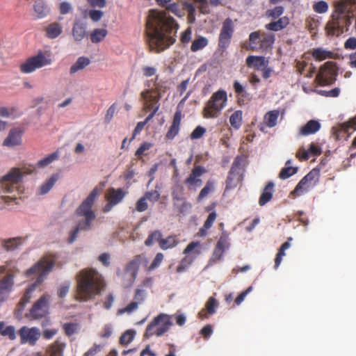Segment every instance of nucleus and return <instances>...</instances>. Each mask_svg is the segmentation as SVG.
I'll list each match as a JSON object with an SVG mask.
<instances>
[{
  "label": "nucleus",
  "mask_w": 356,
  "mask_h": 356,
  "mask_svg": "<svg viewBox=\"0 0 356 356\" xmlns=\"http://www.w3.org/2000/svg\"><path fill=\"white\" fill-rule=\"evenodd\" d=\"M178 25L165 12L152 10L146 24V33L150 48L157 52L173 44Z\"/></svg>",
  "instance_id": "f257e3e1"
},
{
  "label": "nucleus",
  "mask_w": 356,
  "mask_h": 356,
  "mask_svg": "<svg viewBox=\"0 0 356 356\" xmlns=\"http://www.w3.org/2000/svg\"><path fill=\"white\" fill-rule=\"evenodd\" d=\"M76 299L86 302L100 294L104 287L102 275L95 269H83L76 276Z\"/></svg>",
  "instance_id": "f03ea898"
},
{
  "label": "nucleus",
  "mask_w": 356,
  "mask_h": 356,
  "mask_svg": "<svg viewBox=\"0 0 356 356\" xmlns=\"http://www.w3.org/2000/svg\"><path fill=\"white\" fill-rule=\"evenodd\" d=\"M355 4L356 0H339L335 2V10L325 26L328 35H339L348 30L353 17L352 8Z\"/></svg>",
  "instance_id": "7ed1b4c3"
},
{
  "label": "nucleus",
  "mask_w": 356,
  "mask_h": 356,
  "mask_svg": "<svg viewBox=\"0 0 356 356\" xmlns=\"http://www.w3.org/2000/svg\"><path fill=\"white\" fill-rule=\"evenodd\" d=\"M98 195L97 188L92 190L87 198L82 202L76 210L77 215L81 218L75 229L70 232L69 242L74 243L80 231H87L91 229L92 222L95 218V214L92 207Z\"/></svg>",
  "instance_id": "20e7f679"
},
{
  "label": "nucleus",
  "mask_w": 356,
  "mask_h": 356,
  "mask_svg": "<svg viewBox=\"0 0 356 356\" xmlns=\"http://www.w3.org/2000/svg\"><path fill=\"white\" fill-rule=\"evenodd\" d=\"M24 172L13 168L0 179L1 198L6 202L15 200L22 192V182Z\"/></svg>",
  "instance_id": "39448f33"
},
{
  "label": "nucleus",
  "mask_w": 356,
  "mask_h": 356,
  "mask_svg": "<svg viewBox=\"0 0 356 356\" xmlns=\"http://www.w3.org/2000/svg\"><path fill=\"white\" fill-rule=\"evenodd\" d=\"M54 266V262L51 259L42 258L38 261L34 266L30 268L26 272V276H31L34 274L38 275V277L35 282L32 284L26 291L20 303L24 306L33 297L34 293L37 286L42 283L47 275L51 270Z\"/></svg>",
  "instance_id": "423d86ee"
},
{
  "label": "nucleus",
  "mask_w": 356,
  "mask_h": 356,
  "mask_svg": "<svg viewBox=\"0 0 356 356\" xmlns=\"http://www.w3.org/2000/svg\"><path fill=\"white\" fill-rule=\"evenodd\" d=\"M145 86L147 88L140 95L143 108H152L158 106V108H160L159 100L165 93L166 87L159 81L158 77L154 81H147Z\"/></svg>",
  "instance_id": "0eeeda50"
},
{
  "label": "nucleus",
  "mask_w": 356,
  "mask_h": 356,
  "mask_svg": "<svg viewBox=\"0 0 356 356\" xmlns=\"http://www.w3.org/2000/svg\"><path fill=\"white\" fill-rule=\"evenodd\" d=\"M227 102V92L218 90L214 92L207 102L204 110V118H216L218 117L220 111L226 106Z\"/></svg>",
  "instance_id": "6e6552de"
},
{
  "label": "nucleus",
  "mask_w": 356,
  "mask_h": 356,
  "mask_svg": "<svg viewBox=\"0 0 356 356\" xmlns=\"http://www.w3.org/2000/svg\"><path fill=\"white\" fill-rule=\"evenodd\" d=\"M52 59L48 51H38L35 55L29 58L20 65V70L24 74H31L37 69L51 65Z\"/></svg>",
  "instance_id": "1a4fd4ad"
},
{
  "label": "nucleus",
  "mask_w": 356,
  "mask_h": 356,
  "mask_svg": "<svg viewBox=\"0 0 356 356\" xmlns=\"http://www.w3.org/2000/svg\"><path fill=\"white\" fill-rule=\"evenodd\" d=\"M172 321L168 314H160L147 326L144 336L149 338L152 336L161 337L169 330Z\"/></svg>",
  "instance_id": "9d476101"
},
{
  "label": "nucleus",
  "mask_w": 356,
  "mask_h": 356,
  "mask_svg": "<svg viewBox=\"0 0 356 356\" xmlns=\"http://www.w3.org/2000/svg\"><path fill=\"white\" fill-rule=\"evenodd\" d=\"M183 254H184L186 256L181 259L179 266H177V273H181L184 271L192 264L195 258L201 254L200 242H191L184 250Z\"/></svg>",
  "instance_id": "9b49d317"
},
{
  "label": "nucleus",
  "mask_w": 356,
  "mask_h": 356,
  "mask_svg": "<svg viewBox=\"0 0 356 356\" xmlns=\"http://www.w3.org/2000/svg\"><path fill=\"white\" fill-rule=\"evenodd\" d=\"M337 68L332 62H327L322 65L316 77V81L320 86H325L332 83L335 80Z\"/></svg>",
  "instance_id": "f8f14e48"
},
{
  "label": "nucleus",
  "mask_w": 356,
  "mask_h": 356,
  "mask_svg": "<svg viewBox=\"0 0 356 356\" xmlns=\"http://www.w3.org/2000/svg\"><path fill=\"white\" fill-rule=\"evenodd\" d=\"M234 31V24L233 21L229 18L226 19L222 23L219 35V46L220 47H227L229 45Z\"/></svg>",
  "instance_id": "ddd939ff"
},
{
  "label": "nucleus",
  "mask_w": 356,
  "mask_h": 356,
  "mask_svg": "<svg viewBox=\"0 0 356 356\" xmlns=\"http://www.w3.org/2000/svg\"><path fill=\"white\" fill-rule=\"evenodd\" d=\"M19 334L22 343L34 345L41 336L40 330L37 327H22Z\"/></svg>",
  "instance_id": "4468645a"
},
{
  "label": "nucleus",
  "mask_w": 356,
  "mask_h": 356,
  "mask_svg": "<svg viewBox=\"0 0 356 356\" xmlns=\"http://www.w3.org/2000/svg\"><path fill=\"white\" fill-rule=\"evenodd\" d=\"M317 172L316 171H311L305 175L297 184L291 195H302L306 192L314 183Z\"/></svg>",
  "instance_id": "2eb2a0df"
},
{
  "label": "nucleus",
  "mask_w": 356,
  "mask_h": 356,
  "mask_svg": "<svg viewBox=\"0 0 356 356\" xmlns=\"http://www.w3.org/2000/svg\"><path fill=\"white\" fill-rule=\"evenodd\" d=\"M49 296L44 294L34 304L30 311L31 316L34 318L42 317L47 314Z\"/></svg>",
  "instance_id": "dca6fc26"
},
{
  "label": "nucleus",
  "mask_w": 356,
  "mask_h": 356,
  "mask_svg": "<svg viewBox=\"0 0 356 356\" xmlns=\"http://www.w3.org/2000/svg\"><path fill=\"white\" fill-rule=\"evenodd\" d=\"M124 192L120 188H110L106 193L108 204L104 207V211L108 212L114 205L119 204L124 197Z\"/></svg>",
  "instance_id": "f3484780"
},
{
  "label": "nucleus",
  "mask_w": 356,
  "mask_h": 356,
  "mask_svg": "<svg viewBox=\"0 0 356 356\" xmlns=\"http://www.w3.org/2000/svg\"><path fill=\"white\" fill-rule=\"evenodd\" d=\"M204 170L200 167H195L189 177L186 179L185 184L189 190L195 191L202 183L201 176L204 174Z\"/></svg>",
  "instance_id": "a211bd4d"
},
{
  "label": "nucleus",
  "mask_w": 356,
  "mask_h": 356,
  "mask_svg": "<svg viewBox=\"0 0 356 356\" xmlns=\"http://www.w3.org/2000/svg\"><path fill=\"white\" fill-rule=\"evenodd\" d=\"M218 302L213 297H210L205 304V307L198 313V317L202 320L207 319L210 315L216 313Z\"/></svg>",
  "instance_id": "6ab92c4d"
},
{
  "label": "nucleus",
  "mask_w": 356,
  "mask_h": 356,
  "mask_svg": "<svg viewBox=\"0 0 356 356\" xmlns=\"http://www.w3.org/2000/svg\"><path fill=\"white\" fill-rule=\"evenodd\" d=\"M248 67L261 70L266 68L268 65V60L264 56H250L246 58Z\"/></svg>",
  "instance_id": "aec40b11"
},
{
  "label": "nucleus",
  "mask_w": 356,
  "mask_h": 356,
  "mask_svg": "<svg viewBox=\"0 0 356 356\" xmlns=\"http://www.w3.org/2000/svg\"><path fill=\"white\" fill-rule=\"evenodd\" d=\"M50 13V8L43 0H36L33 5V15L37 19H43Z\"/></svg>",
  "instance_id": "412c9836"
},
{
  "label": "nucleus",
  "mask_w": 356,
  "mask_h": 356,
  "mask_svg": "<svg viewBox=\"0 0 356 356\" xmlns=\"http://www.w3.org/2000/svg\"><path fill=\"white\" fill-rule=\"evenodd\" d=\"M321 127V124L319 121L311 120L300 128L299 134L304 136L314 134L320 130Z\"/></svg>",
  "instance_id": "4be33fe9"
},
{
  "label": "nucleus",
  "mask_w": 356,
  "mask_h": 356,
  "mask_svg": "<svg viewBox=\"0 0 356 356\" xmlns=\"http://www.w3.org/2000/svg\"><path fill=\"white\" fill-rule=\"evenodd\" d=\"M25 240L22 237H15L1 241V246L6 251H13L22 246Z\"/></svg>",
  "instance_id": "5701e85b"
},
{
  "label": "nucleus",
  "mask_w": 356,
  "mask_h": 356,
  "mask_svg": "<svg viewBox=\"0 0 356 356\" xmlns=\"http://www.w3.org/2000/svg\"><path fill=\"white\" fill-rule=\"evenodd\" d=\"M21 132L17 129H12L7 138L3 140V145L8 147H13L20 145L22 142Z\"/></svg>",
  "instance_id": "b1692460"
},
{
  "label": "nucleus",
  "mask_w": 356,
  "mask_h": 356,
  "mask_svg": "<svg viewBox=\"0 0 356 356\" xmlns=\"http://www.w3.org/2000/svg\"><path fill=\"white\" fill-rule=\"evenodd\" d=\"M65 341L58 339L47 350V356H62L63 350L65 348Z\"/></svg>",
  "instance_id": "393cba45"
},
{
  "label": "nucleus",
  "mask_w": 356,
  "mask_h": 356,
  "mask_svg": "<svg viewBox=\"0 0 356 356\" xmlns=\"http://www.w3.org/2000/svg\"><path fill=\"white\" fill-rule=\"evenodd\" d=\"M72 31L74 40L81 42L86 36V26L81 21H76Z\"/></svg>",
  "instance_id": "a878e982"
},
{
  "label": "nucleus",
  "mask_w": 356,
  "mask_h": 356,
  "mask_svg": "<svg viewBox=\"0 0 356 356\" xmlns=\"http://www.w3.org/2000/svg\"><path fill=\"white\" fill-rule=\"evenodd\" d=\"M238 162L234 161L232 164L229 175L227 180V184L229 187H234L241 180V175L238 172Z\"/></svg>",
  "instance_id": "bb28decb"
},
{
  "label": "nucleus",
  "mask_w": 356,
  "mask_h": 356,
  "mask_svg": "<svg viewBox=\"0 0 356 356\" xmlns=\"http://www.w3.org/2000/svg\"><path fill=\"white\" fill-rule=\"evenodd\" d=\"M63 32V26L58 22L49 24L45 29L46 36L49 39L58 38Z\"/></svg>",
  "instance_id": "cd10ccee"
},
{
  "label": "nucleus",
  "mask_w": 356,
  "mask_h": 356,
  "mask_svg": "<svg viewBox=\"0 0 356 356\" xmlns=\"http://www.w3.org/2000/svg\"><path fill=\"white\" fill-rule=\"evenodd\" d=\"M321 154V149L314 144H311L309 149L305 150L300 148L296 153V156L300 160H307L310 156H316Z\"/></svg>",
  "instance_id": "c85d7f7f"
},
{
  "label": "nucleus",
  "mask_w": 356,
  "mask_h": 356,
  "mask_svg": "<svg viewBox=\"0 0 356 356\" xmlns=\"http://www.w3.org/2000/svg\"><path fill=\"white\" fill-rule=\"evenodd\" d=\"M356 117L355 118L351 119L347 122L342 123L339 124L337 127L332 128L333 134L336 136L337 138H339V132L341 131H343L345 132L348 131L350 129L355 130L356 128Z\"/></svg>",
  "instance_id": "c756f323"
},
{
  "label": "nucleus",
  "mask_w": 356,
  "mask_h": 356,
  "mask_svg": "<svg viewBox=\"0 0 356 356\" xmlns=\"http://www.w3.org/2000/svg\"><path fill=\"white\" fill-rule=\"evenodd\" d=\"M289 23V19L287 17H282L275 22H272L267 24L265 27L270 31H278L285 28Z\"/></svg>",
  "instance_id": "7c9ffc66"
},
{
  "label": "nucleus",
  "mask_w": 356,
  "mask_h": 356,
  "mask_svg": "<svg viewBox=\"0 0 356 356\" xmlns=\"http://www.w3.org/2000/svg\"><path fill=\"white\" fill-rule=\"evenodd\" d=\"M181 122V114L177 112L175 114L173 122L170 127V129L166 134V138L168 139H172L177 134L179 129Z\"/></svg>",
  "instance_id": "2f4dec72"
},
{
  "label": "nucleus",
  "mask_w": 356,
  "mask_h": 356,
  "mask_svg": "<svg viewBox=\"0 0 356 356\" xmlns=\"http://www.w3.org/2000/svg\"><path fill=\"white\" fill-rule=\"evenodd\" d=\"M273 187L274 184L271 182L266 186L259 200V204L261 206H264L271 200L273 193Z\"/></svg>",
  "instance_id": "473e14b6"
},
{
  "label": "nucleus",
  "mask_w": 356,
  "mask_h": 356,
  "mask_svg": "<svg viewBox=\"0 0 356 356\" xmlns=\"http://www.w3.org/2000/svg\"><path fill=\"white\" fill-rule=\"evenodd\" d=\"M108 31L103 28L95 29L90 34V39L92 43H99L104 40Z\"/></svg>",
  "instance_id": "72a5a7b5"
},
{
  "label": "nucleus",
  "mask_w": 356,
  "mask_h": 356,
  "mask_svg": "<svg viewBox=\"0 0 356 356\" xmlns=\"http://www.w3.org/2000/svg\"><path fill=\"white\" fill-rule=\"evenodd\" d=\"M90 64L89 58L86 57H79L76 61L71 66L70 73L74 74L77 72L84 69Z\"/></svg>",
  "instance_id": "f704fd0d"
},
{
  "label": "nucleus",
  "mask_w": 356,
  "mask_h": 356,
  "mask_svg": "<svg viewBox=\"0 0 356 356\" xmlns=\"http://www.w3.org/2000/svg\"><path fill=\"white\" fill-rule=\"evenodd\" d=\"M57 179L56 175H52L38 188L37 193L40 195L47 194L52 188Z\"/></svg>",
  "instance_id": "c9c22d12"
},
{
  "label": "nucleus",
  "mask_w": 356,
  "mask_h": 356,
  "mask_svg": "<svg viewBox=\"0 0 356 356\" xmlns=\"http://www.w3.org/2000/svg\"><path fill=\"white\" fill-rule=\"evenodd\" d=\"M59 158V153L58 152H55L46 157L39 160L35 164V168H44L49 165H50L52 162L57 160Z\"/></svg>",
  "instance_id": "e433bc0d"
},
{
  "label": "nucleus",
  "mask_w": 356,
  "mask_h": 356,
  "mask_svg": "<svg viewBox=\"0 0 356 356\" xmlns=\"http://www.w3.org/2000/svg\"><path fill=\"white\" fill-rule=\"evenodd\" d=\"M280 112L277 110H273L268 112L264 116V122L268 127H273L277 124Z\"/></svg>",
  "instance_id": "4c0bfd02"
},
{
  "label": "nucleus",
  "mask_w": 356,
  "mask_h": 356,
  "mask_svg": "<svg viewBox=\"0 0 356 356\" xmlns=\"http://www.w3.org/2000/svg\"><path fill=\"white\" fill-rule=\"evenodd\" d=\"M178 244V241L177 240L176 237L170 236H168L165 238H161L160 241V248L162 250H168L170 248H173Z\"/></svg>",
  "instance_id": "58836bf2"
},
{
  "label": "nucleus",
  "mask_w": 356,
  "mask_h": 356,
  "mask_svg": "<svg viewBox=\"0 0 356 356\" xmlns=\"http://www.w3.org/2000/svg\"><path fill=\"white\" fill-rule=\"evenodd\" d=\"M332 53L321 48L314 49L312 52V56L317 60H323L331 56Z\"/></svg>",
  "instance_id": "ea45409f"
},
{
  "label": "nucleus",
  "mask_w": 356,
  "mask_h": 356,
  "mask_svg": "<svg viewBox=\"0 0 356 356\" xmlns=\"http://www.w3.org/2000/svg\"><path fill=\"white\" fill-rule=\"evenodd\" d=\"M162 238V234L160 231H154L151 232L145 241V244L147 246H151L154 243L158 242L160 245V241Z\"/></svg>",
  "instance_id": "a19ab883"
},
{
  "label": "nucleus",
  "mask_w": 356,
  "mask_h": 356,
  "mask_svg": "<svg viewBox=\"0 0 356 356\" xmlns=\"http://www.w3.org/2000/svg\"><path fill=\"white\" fill-rule=\"evenodd\" d=\"M290 163H291L290 160L287 161L286 163V165H289L290 164ZM296 172H297L296 168L287 166L286 168H284L281 170V172H280V177L282 179H285L290 177L295 173H296Z\"/></svg>",
  "instance_id": "79ce46f5"
},
{
  "label": "nucleus",
  "mask_w": 356,
  "mask_h": 356,
  "mask_svg": "<svg viewBox=\"0 0 356 356\" xmlns=\"http://www.w3.org/2000/svg\"><path fill=\"white\" fill-rule=\"evenodd\" d=\"M242 112L236 111L229 118L230 124L235 129H238L241 124Z\"/></svg>",
  "instance_id": "37998d69"
},
{
  "label": "nucleus",
  "mask_w": 356,
  "mask_h": 356,
  "mask_svg": "<svg viewBox=\"0 0 356 356\" xmlns=\"http://www.w3.org/2000/svg\"><path fill=\"white\" fill-rule=\"evenodd\" d=\"M136 332L131 330H127L120 337V343L123 346H127L131 343L135 337Z\"/></svg>",
  "instance_id": "c03bdc74"
},
{
  "label": "nucleus",
  "mask_w": 356,
  "mask_h": 356,
  "mask_svg": "<svg viewBox=\"0 0 356 356\" xmlns=\"http://www.w3.org/2000/svg\"><path fill=\"white\" fill-rule=\"evenodd\" d=\"M208 44V40L204 37H200L199 38L194 40L191 44V49L192 51H197Z\"/></svg>",
  "instance_id": "a18cd8bd"
},
{
  "label": "nucleus",
  "mask_w": 356,
  "mask_h": 356,
  "mask_svg": "<svg viewBox=\"0 0 356 356\" xmlns=\"http://www.w3.org/2000/svg\"><path fill=\"white\" fill-rule=\"evenodd\" d=\"M312 8L316 13L323 14L327 12L329 6L326 1H319L314 3Z\"/></svg>",
  "instance_id": "49530a36"
},
{
  "label": "nucleus",
  "mask_w": 356,
  "mask_h": 356,
  "mask_svg": "<svg viewBox=\"0 0 356 356\" xmlns=\"http://www.w3.org/2000/svg\"><path fill=\"white\" fill-rule=\"evenodd\" d=\"M63 329L67 336H71L78 331L79 325L77 323H65Z\"/></svg>",
  "instance_id": "de8ad7c7"
},
{
  "label": "nucleus",
  "mask_w": 356,
  "mask_h": 356,
  "mask_svg": "<svg viewBox=\"0 0 356 356\" xmlns=\"http://www.w3.org/2000/svg\"><path fill=\"white\" fill-rule=\"evenodd\" d=\"M284 8L282 6H277L273 9H270L266 11V15L275 19L282 15Z\"/></svg>",
  "instance_id": "09e8293b"
},
{
  "label": "nucleus",
  "mask_w": 356,
  "mask_h": 356,
  "mask_svg": "<svg viewBox=\"0 0 356 356\" xmlns=\"http://www.w3.org/2000/svg\"><path fill=\"white\" fill-rule=\"evenodd\" d=\"M275 40L274 35L273 34H269L265 35L262 40H261L260 47L261 48H268L272 46Z\"/></svg>",
  "instance_id": "8fccbe9b"
},
{
  "label": "nucleus",
  "mask_w": 356,
  "mask_h": 356,
  "mask_svg": "<svg viewBox=\"0 0 356 356\" xmlns=\"http://www.w3.org/2000/svg\"><path fill=\"white\" fill-rule=\"evenodd\" d=\"M213 184L210 182L207 183L206 186L201 190L197 200L198 201L202 200L203 198L207 197L213 190Z\"/></svg>",
  "instance_id": "3c124183"
},
{
  "label": "nucleus",
  "mask_w": 356,
  "mask_h": 356,
  "mask_svg": "<svg viewBox=\"0 0 356 356\" xmlns=\"http://www.w3.org/2000/svg\"><path fill=\"white\" fill-rule=\"evenodd\" d=\"M73 10L72 5L67 1H63L59 5V11L61 15H67Z\"/></svg>",
  "instance_id": "603ef678"
},
{
  "label": "nucleus",
  "mask_w": 356,
  "mask_h": 356,
  "mask_svg": "<svg viewBox=\"0 0 356 356\" xmlns=\"http://www.w3.org/2000/svg\"><path fill=\"white\" fill-rule=\"evenodd\" d=\"M147 296V292L145 289H137L136 291L134 300L137 301L140 304L143 302Z\"/></svg>",
  "instance_id": "864d4df0"
},
{
  "label": "nucleus",
  "mask_w": 356,
  "mask_h": 356,
  "mask_svg": "<svg viewBox=\"0 0 356 356\" xmlns=\"http://www.w3.org/2000/svg\"><path fill=\"white\" fill-rule=\"evenodd\" d=\"M223 253V250H221L220 248L216 246L212 257L209 261V264L211 265L213 262L220 260L222 257Z\"/></svg>",
  "instance_id": "5fc2aeb1"
},
{
  "label": "nucleus",
  "mask_w": 356,
  "mask_h": 356,
  "mask_svg": "<svg viewBox=\"0 0 356 356\" xmlns=\"http://www.w3.org/2000/svg\"><path fill=\"white\" fill-rule=\"evenodd\" d=\"M163 257H164V256L162 253H160V252L157 253L156 255L155 256L154 260L152 261L151 265L149 266V270H152L154 268L159 267L161 265V264L162 263Z\"/></svg>",
  "instance_id": "6e6d98bb"
},
{
  "label": "nucleus",
  "mask_w": 356,
  "mask_h": 356,
  "mask_svg": "<svg viewBox=\"0 0 356 356\" xmlns=\"http://www.w3.org/2000/svg\"><path fill=\"white\" fill-rule=\"evenodd\" d=\"M205 133H206V129L201 126H198L191 133V139H199V138H202Z\"/></svg>",
  "instance_id": "4d7b16f0"
},
{
  "label": "nucleus",
  "mask_w": 356,
  "mask_h": 356,
  "mask_svg": "<svg viewBox=\"0 0 356 356\" xmlns=\"http://www.w3.org/2000/svg\"><path fill=\"white\" fill-rule=\"evenodd\" d=\"M260 36L259 32H253L250 35V48L254 49L257 48V44L259 40Z\"/></svg>",
  "instance_id": "13d9d810"
},
{
  "label": "nucleus",
  "mask_w": 356,
  "mask_h": 356,
  "mask_svg": "<svg viewBox=\"0 0 356 356\" xmlns=\"http://www.w3.org/2000/svg\"><path fill=\"white\" fill-rule=\"evenodd\" d=\"M3 336L8 337L10 340L15 339L16 334L15 327L13 325L6 326Z\"/></svg>",
  "instance_id": "bf43d9fd"
},
{
  "label": "nucleus",
  "mask_w": 356,
  "mask_h": 356,
  "mask_svg": "<svg viewBox=\"0 0 356 356\" xmlns=\"http://www.w3.org/2000/svg\"><path fill=\"white\" fill-rule=\"evenodd\" d=\"M88 15H89V17H90V19L93 22H97L103 17L104 13L102 11H101V10H91L89 11Z\"/></svg>",
  "instance_id": "052dcab7"
},
{
  "label": "nucleus",
  "mask_w": 356,
  "mask_h": 356,
  "mask_svg": "<svg viewBox=\"0 0 356 356\" xmlns=\"http://www.w3.org/2000/svg\"><path fill=\"white\" fill-rule=\"evenodd\" d=\"M195 2L197 3L198 5V9L202 14H207L210 12V10L209 9V3L207 0H203V1H194Z\"/></svg>",
  "instance_id": "680f3d73"
},
{
  "label": "nucleus",
  "mask_w": 356,
  "mask_h": 356,
  "mask_svg": "<svg viewBox=\"0 0 356 356\" xmlns=\"http://www.w3.org/2000/svg\"><path fill=\"white\" fill-rule=\"evenodd\" d=\"M144 197H145L146 200H148L150 202H155L159 199L160 194L157 191H152L149 192H147L145 194Z\"/></svg>",
  "instance_id": "e2e57ef3"
},
{
  "label": "nucleus",
  "mask_w": 356,
  "mask_h": 356,
  "mask_svg": "<svg viewBox=\"0 0 356 356\" xmlns=\"http://www.w3.org/2000/svg\"><path fill=\"white\" fill-rule=\"evenodd\" d=\"M70 288V282H67L63 283L58 291V296L60 298H64L69 292Z\"/></svg>",
  "instance_id": "0e129e2a"
},
{
  "label": "nucleus",
  "mask_w": 356,
  "mask_h": 356,
  "mask_svg": "<svg viewBox=\"0 0 356 356\" xmlns=\"http://www.w3.org/2000/svg\"><path fill=\"white\" fill-rule=\"evenodd\" d=\"M113 327L111 324H106L102 330L100 337L103 338H108L113 333Z\"/></svg>",
  "instance_id": "69168bd1"
},
{
  "label": "nucleus",
  "mask_w": 356,
  "mask_h": 356,
  "mask_svg": "<svg viewBox=\"0 0 356 356\" xmlns=\"http://www.w3.org/2000/svg\"><path fill=\"white\" fill-rule=\"evenodd\" d=\"M98 261L104 266L108 267L111 264V255L107 252L102 253L98 257Z\"/></svg>",
  "instance_id": "338daca9"
},
{
  "label": "nucleus",
  "mask_w": 356,
  "mask_h": 356,
  "mask_svg": "<svg viewBox=\"0 0 356 356\" xmlns=\"http://www.w3.org/2000/svg\"><path fill=\"white\" fill-rule=\"evenodd\" d=\"M152 147V144L150 143H143L136 150V156H140L143 153Z\"/></svg>",
  "instance_id": "774afa93"
}]
</instances>
